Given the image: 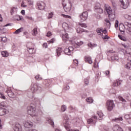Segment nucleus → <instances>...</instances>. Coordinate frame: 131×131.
Instances as JSON below:
<instances>
[{
	"mask_svg": "<svg viewBox=\"0 0 131 131\" xmlns=\"http://www.w3.org/2000/svg\"><path fill=\"white\" fill-rule=\"evenodd\" d=\"M63 118L64 119V121L69 120V118H68V116L66 115H64Z\"/></svg>",
	"mask_w": 131,
	"mask_h": 131,
	"instance_id": "55",
	"label": "nucleus"
},
{
	"mask_svg": "<svg viewBox=\"0 0 131 131\" xmlns=\"http://www.w3.org/2000/svg\"><path fill=\"white\" fill-rule=\"evenodd\" d=\"M32 35L34 36L36 35L37 34V28H34L32 31Z\"/></svg>",
	"mask_w": 131,
	"mask_h": 131,
	"instance_id": "36",
	"label": "nucleus"
},
{
	"mask_svg": "<svg viewBox=\"0 0 131 131\" xmlns=\"http://www.w3.org/2000/svg\"><path fill=\"white\" fill-rule=\"evenodd\" d=\"M124 17L126 20H128V21H131V15L128 14H125L124 15Z\"/></svg>",
	"mask_w": 131,
	"mask_h": 131,
	"instance_id": "28",
	"label": "nucleus"
},
{
	"mask_svg": "<svg viewBox=\"0 0 131 131\" xmlns=\"http://www.w3.org/2000/svg\"><path fill=\"white\" fill-rule=\"evenodd\" d=\"M86 102H88V103H93V102H94V101L93 100V98L92 97H89L87 99H86Z\"/></svg>",
	"mask_w": 131,
	"mask_h": 131,
	"instance_id": "38",
	"label": "nucleus"
},
{
	"mask_svg": "<svg viewBox=\"0 0 131 131\" xmlns=\"http://www.w3.org/2000/svg\"><path fill=\"white\" fill-rule=\"evenodd\" d=\"M69 109H70V111H72V112H74V111H75V109H74V108H73V107H72V106H70V107H69Z\"/></svg>",
	"mask_w": 131,
	"mask_h": 131,
	"instance_id": "60",
	"label": "nucleus"
},
{
	"mask_svg": "<svg viewBox=\"0 0 131 131\" xmlns=\"http://www.w3.org/2000/svg\"><path fill=\"white\" fill-rule=\"evenodd\" d=\"M28 4L30 6H33V2L31 1H28Z\"/></svg>",
	"mask_w": 131,
	"mask_h": 131,
	"instance_id": "62",
	"label": "nucleus"
},
{
	"mask_svg": "<svg viewBox=\"0 0 131 131\" xmlns=\"http://www.w3.org/2000/svg\"><path fill=\"white\" fill-rule=\"evenodd\" d=\"M76 44L77 45V46H78L79 47L82 45H83V42L79 41V42H77Z\"/></svg>",
	"mask_w": 131,
	"mask_h": 131,
	"instance_id": "54",
	"label": "nucleus"
},
{
	"mask_svg": "<svg viewBox=\"0 0 131 131\" xmlns=\"http://www.w3.org/2000/svg\"><path fill=\"white\" fill-rule=\"evenodd\" d=\"M8 113V110L4 108H0V116L6 115Z\"/></svg>",
	"mask_w": 131,
	"mask_h": 131,
	"instance_id": "12",
	"label": "nucleus"
},
{
	"mask_svg": "<svg viewBox=\"0 0 131 131\" xmlns=\"http://www.w3.org/2000/svg\"><path fill=\"white\" fill-rule=\"evenodd\" d=\"M84 60L86 63H89V64L93 63V60H92V57L91 56H85Z\"/></svg>",
	"mask_w": 131,
	"mask_h": 131,
	"instance_id": "14",
	"label": "nucleus"
},
{
	"mask_svg": "<svg viewBox=\"0 0 131 131\" xmlns=\"http://www.w3.org/2000/svg\"><path fill=\"white\" fill-rule=\"evenodd\" d=\"M76 32L78 33H82V32H89L88 30H85L80 27H79L76 29Z\"/></svg>",
	"mask_w": 131,
	"mask_h": 131,
	"instance_id": "16",
	"label": "nucleus"
},
{
	"mask_svg": "<svg viewBox=\"0 0 131 131\" xmlns=\"http://www.w3.org/2000/svg\"><path fill=\"white\" fill-rule=\"evenodd\" d=\"M114 131H123V129L121 127H120L119 125H116L113 128Z\"/></svg>",
	"mask_w": 131,
	"mask_h": 131,
	"instance_id": "15",
	"label": "nucleus"
},
{
	"mask_svg": "<svg viewBox=\"0 0 131 131\" xmlns=\"http://www.w3.org/2000/svg\"><path fill=\"white\" fill-rule=\"evenodd\" d=\"M24 125L27 128H31L33 126V123L31 121H27L24 123Z\"/></svg>",
	"mask_w": 131,
	"mask_h": 131,
	"instance_id": "9",
	"label": "nucleus"
},
{
	"mask_svg": "<svg viewBox=\"0 0 131 131\" xmlns=\"http://www.w3.org/2000/svg\"><path fill=\"white\" fill-rule=\"evenodd\" d=\"M97 114L99 117V120H102L103 119V116H104V114L101 112H97Z\"/></svg>",
	"mask_w": 131,
	"mask_h": 131,
	"instance_id": "27",
	"label": "nucleus"
},
{
	"mask_svg": "<svg viewBox=\"0 0 131 131\" xmlns=\"http://www.w3.org/2000/svg\"><path fill=\"white\" fill-rule=\"evenodd\" d=\"M118 20H116V21H115V27L116 28H117V27H118Z\"/></svg>",
	"mask_w": 131,
	"mask_h": 131,
	"instance_id": "56",
	"label": "nucleus"
},
{
	"mask_svg": "<svg viewBox=\"0 0 131 131\" xmlns=\"http://www.w3.org/2000/svg\"><path fill=\"white\" fill-rule=\"evenodd\" d=\"M112 61H117L118 60V56L116 55H114L113 56L111 57Z\"/></svg>",
	"mask_w": 131,
	"mask_h": 131,
	"instance_id": "35",
	"label": "nucleus"
},
{
	"mask_svg": "<svg viewBox=\"0 0 131 131\" xmlns=\"http://www.w3.org/2000/svg\"><path fill=\"white\" fill-rule=\"evenodd\" d=\"M97 120L98 117L96 116H93L92 118L88 119L87 122L88 124H95Z\"/></svg>",
	"mask_w": 131,
	"mask_h": 131,
	"instance_id": "7",
	"label": "nucleus"
},
{
	"mask_svg": "<svg viewBox=\"0 0 131 131\" xmlns=\"http://www.w3.org/2000/svg\"><path fill=\"white\" fill-rule=\"evenodd\" d=\"M63 8L67 13L70 12L71 10V2L70 0H62Z\"/></svg>",
	"mask_w": 131,
	"mask_h": 131,
	"instance_id": "1",
	"label": "nucleus"
},
{
	"mask_svg": "<svg viewBox=\"0 0 131 131\" xmlns=\"http://www.w3.org/2000/svg\"><path fill=\"white\" fill-rule=\"evenodd\" d=\"M79 25H80L81 27H83L84 28H86V27H88V26H86V24L84 23H79Z\"/></svg>",
	"mask_w": 131,
	"mask_h": 131,
	"instance_id": "44",
	"label": "nucleus"
},
{
	"mask_svg": "<svg viewBox=\"0 0 131 131\" xmlns=\"http://www.w3.org/2000/svg\"><path fill=\"white\" fill-rule=\"evenodd\" d=\"M120 2L121 3V7L123 9H127L128 6H129L128 0H120Z\"/></svg>",
	"mask_w": 131,
	"mask_h": 131,
	"instance_id": "8",
	"label": "nucleus"
},
{
	"mask_svg": "<svg viewBox=\"0 0 131 131\" xmlns=\"http://www.w3.org/2000/svg\"><path fill=\"white\" fill-rule=\"evenodd\" d=\"M13 129L14 131H21L22 130V127L19 123H16L13 127Z\"/></svg>",
	"mask_w": 131,
	"mask_h": 131,
	"instance_id": "10",
	"label": "nucleus"
},
{
	"mask_svg": "<svg viewBox=\"0 0 131 131\" xmlns=\"http://www.w3.org/2000/svg\"><path fill=\"white\" fill-rule=\"evenodd\" d=\"M98 66H99V64L98 63V62L97 61V59H95V62L94 63V67L95 68H97V67H98Z\"/></svg>",
	"mask_w": 131,
	"mask_h": 131,
	"instance_id": "48",
	"label": "nucleus"
},
{
	"mask_svg": "<svg viewBox=\"0 0 131 131\" xmlns=\"http://www.w3.org/2000/svg\"><path fill=\"white\" fill-rule=\"evenodd\" d=\"M47 121L49 122V123H50V124H51V125H52V126H53V127L55 126V123H54V121H53V120H52L51 118L47 119Z\"/></svg>",
	"mask_w": 131,
	"mask_h": 131,
	"instance_id": "23",
	"label": "nucleus"
},
{
	"mask_svg": "<svg viewBox=\"0 0 131 131\" xmlns=\"http://www.w3.org/2000/svg\"><path fill=\"white\" fill-rule=\"evenodd\" d=\"M120 52H122V53H123V54L124 55H126V54H129V55H130V53H128L126 51V50L123 49H121L120 50Z\"/></svg>",
	"mask_w": 131,
	"mask_h": 131,
	"instance_id": "43",
	"label": "nucleus"
},
{
	"mask_svg": "<svg viewBox=\"0 0 131 131\" xmlns=\"http://www.w3.org/2000/svg\"><path fill=\"white\" fill-rule=\"evenodd\" d=\"M31 91L32 92V94L37 92V91H39V92H40V91H41V87L36 83H32L31 85Z\"/></svg>",
	"mask_w": 131,
	"mask_h": 131,
	"instance_id": "4",
	"label": "nucleus"
},
{
	"mask_svg": "<svg viewBox=\"0 0 131 131\" xmlns=\"http://www.w3.org/2000/svg\"><path fill=\"white\" fill-rule=\"evenodd\" d=\"M69 39V37L68 36V34L66 33L64 35H62V40L64 41V42H66Z\"/></svg>",
	"mask_w": 131,
	"mask_h": 131,
	"instance_id": "20",
	"label": "nucleus"
},
{
	"mask_svg": "<svg viewBox=\"0 0 131 131\" xmlns=\"http://www.w3.org/2000/svg\"><path fill=\"white\" fill-rule=\"evenodd\" d=\"M10 13L11 15H13L14 13H17V9L15 7H13Z\"/></svg>",
	"mask_w": 131,
	"mask_h": 131,
	"instance_id": "37",
	"label": "nucleus"
},
{
	"mask_svg": "<svg viewBox=\"0 0 131 131\" xmlns=\"http://www.w3.org/2000/svg\"><path fill=\"white\" fill-rule=\"evenodd\" d=\"M96 8H97V9H100L101 8V5L99 3H97L96 4V5L95 7V10L96 11Z\"/></svg>",
	"mask_w": 131,
	"mask_h": 131,
	"instance_id": "51",
	"label": "nucleus"
},
{
	"mask_svg": "<svg viewBox=\"0 0 131 131\" xmlns=\"http://www.w3.org/2000/svg\"><path fill=\"white\" fill-rule=\"evenodd\" d=\"M26 19H28V20H33V18H32V17H30V16H26Z\"/></svg>",
	"mask_w": 131,
	"mask_h": 131,
	"instance_id": "59",
	"label": "nucleus"
},
{
	"mask_svg": "<svg viewBox=\"0 0 131 131\" xmlns=\"http://www.w3.org/2000/svg\"><path fill=\"white\" fill-rule=\"evenodd\" d=\"M34 117H35V121H36L37 123H40V121H41L40 117H38L37 115H34Z\"/></svg>",
	"mask_w": 131,
	"mask_h": 131,
	"instance_id": "24",
	"label": "nucleus"
},
{
	"mask_svg": "<svg viewBox=\"0 0 131 131\" xmlns=\"http://www.w3.org/2000/svg\"><path fill=\"white\" fill-rule=\"evenodd\" d=\"M122 120H123V118H122V117H119V118H116L112 119V121L118 123H119V122L120 121H122Z\"/></svg>",
	"mask_w": 131,
	"mask_h": 131,
	"instance_id": "18",
	"label": "nucleus"
},
{
	"mask_svg": "<svg viewBox=\"0 0 131 131\" xmlns=\"http://www.w3.org/2000/svg\"><path fill=\"white\" fill-rule=\"evenodd\" d=\"M21 7H23L24 8H26V7H27V6L24 5V2L23 1L21 4Z\"/></svg>",
	"mask_w": 131,
	"mask_h": 131,
	"instance_id": "63",
	"label": "nucleus"
},
{
	"mask_svg": "<svg viewBox=\"0 0 131 131\" xmlns=\"http://www.w3.org/2000/svg\"><path fill=\"white\" fill-rule=\"evenodd\" d=\"M36 105L34 103H31L29 107H28L27 113L29 115H31V116H34V113H35V110L36 109Z\"/></svg>",
	"mask_w": 131,
	"mask_h": 131,
	"instance_id": "3",
	"label": "nucleus"
},
{
	"mask_svg": "<svg viewBox=\"0 0 131 131\" xmlns=\"http://www.w3.org/2000/svg\"><path fill=\"white\" fill-rule=\"evenodd\" d=\"M105 21L106 23H108V26H111V23H110V20L109 19H106Z\"/></svg>",
	"mask_w": 131,
	"mask_h": 131,
	"instance_id": "57",
	"label": "nucleus"
},
{
	"mask_svg": "<svg viewBox=\"0 0 131 131\" xmlns=\"http://www.w3.org/2000/svg\"><path fill=\"white\" fill-rule=\"evenodd\" d=\"M64 53L66 54V55H68V56H70V55H71L69 48H66L64 50Z\"/></svg>",
	"mask_w": 131,
	"mask_h": 131,
	"instance_id": "30",
	"label": "nucleus"
},
{
	"mask_svg": "<svg viewBox=\"0 0 131 131\" xmlns=\"http://www.w3.org/2000/svg\"><path fill=\"white\" fill-rule=\"evenodd\" d=\"M66 109H67V107L66 105H62L61 106V111L62 112H65V111H66Z\"/></svg>",
	"mask_w": 131,
	"mask_h": 131,
	"instance_id": "46",
	"label": "nucleus"
},
{
	"mask_svg": "<svg viewBox=\"0 0 131 131\" xmlns=\"http://www.w3.org/2000/svg\"><path fill=\"white\" fill-rule=\"evenodd\" d=\"M96 32H97L98 35H103V28H98L96 30Z\"/></svg>",
	"mask_w": 131,
	"mask_h": 131,
	"instance_id": "21",
	"label": "nucleus"
},
{
	"mask_svg": "<svg viewBox=\"0 0 131 131\" xmlns=\"http://www.w3.org/2000/svg\"><path fill=\"white\" fill-rule=\"evenodd\" d=\"M125 119H131V113L130 114H126L124 116Z\"/></svg>",
	"mask_w": 131,
	"mask_h": 131,
	"instance_id": "41",
	"label": "nucleus"
},
{
	"mask_svg": "<svg viewBox=\"0 0 131 131\" xmlns=\"http://www.w3.org/2000/svg\"><path fill=\"white\" fill-rule=\"evenodd\" d=\"M2 41L3 42H7V38L6 37H2Z\"/></svg>",
	"mask_w": 131,
	"mask_h": 131,
	"instance_id": "61",
	"label": "nucleus"
},
{
	"mask_svg": "<svg viewBox=\"0 0 131 131\" xmlns=\"http://www.w3.org/2000/svg\"><path fill=\"white\" fill-rule=\"evenodd\" d=\"M104 10L106 12L107 14L108 15L110 20L111 21H114V19L115 18V14L113 13L111 7H106V6H105Z\"/></svg>",
	"mask_w": 131,
	"mask_h": 131,
	"instance_id": "2",
	"label": "nucleus"
},
{
	"mask_svg": "<svg viewBox=\"0 0 131 131\" xmlns=\"http://www.w3.org/2000/svg\"><path fill=\"white\" fill-rule=\"evenodd\" d=\"M35 78L36 79H37V80H41V79H42V78H41V77H40V75H39L36 76L35 77Z\"/></svg>",
	"mask_w": 131,
	"mask_h": 131,
	"instance_id": "49",
	"label": "nucleus"
},
{
	"mask_svg": "<svg viewBox=\"0 0 131 131\" xmlns=\"http://www.w3.org/2000/svg\"><path fill=\"white\" fill-rule=\"evenodd\" d=\"M6 93L9 98H14V97H15V96L14 95V93L12 92V90H11V89L7 90Z\"/></svg>",
	"mask_w": 131,
	"mask_h": 131,
	"instance_id": "13",
	"label": "nucleus"
},
{
	"mask_svg": "<svg viewBox=\"0 0 131 131\" xmlns=\"http://www.w3.org/2000/svg\"><path fill=\"white\" fill-rule=\"evenodd\" d=\"M54 16V12H51L50 13H49V15H48V19H51L52 18H53V16Z\"/></svg>",
	"mask_w": 131,
	"mask_h": 131,
	"instance_id": "47",
	"label": "nucleus"
},
{
	"mask_svg": "<svg viewBox=\"0 0 131 131\" xmlns=\"http://www.w3.org/2000/svg\"><path fill=\"white\" fill-rule=\"evenodd\" d=\"M38 8L39 10H45V3L43 2H38L37 3Z\"/></svg>",
	"mask_w": 131,
	"mask_h": 131,
	"instance_id": "11",
	"label": "nucleus"
},
{
	"mask_svg": "<svg viewBox=\"0 0 131 131\" xmlns=\"http://www.w3.org/2000/svg\"><path fill=\"white\" fill-rule=\"evenodd\" d=\"M122 81L121 80H117L116 82L113 83V86H118V85H120L121 84Z\"/></svg>",
	"mask_w": 131,
	"mask_h": 131,
	"instance_id": "22",
	"label": "nucleus"
},
{
	"mask_svg": "<svg viewBox=\"0 0 131 131\" xmlns=\"http://www.w3.org/2000/svg\"><path fill=\"white\" fill-rule=\"evenodd\" d=\"M73 63L74 65L77 66V65H78V60L77 59H74L73 60Z\"/></svg>",
	"mask_w": 131,
	"mask_h": 131,
	"instance_id": "53",
	"label": "nucleus"
},
{
	"mask_svg": "<svg viewBox=\"0 0 131 131\" xmlns=\"http://www.w3.org/2000/svg\"><path fill=\"white\" fill-rule=\"evenodd\" d=\"M15 20H17V21H20V20H22V16H20V15H15Z\"/></svg>",
	"mask_w": 131,
	"mask_h": 131,
	"instance_id": "40",
	"label": "nucleus"
},
{
	"mask_svg": "<svg viewBox=\"0 0 131 131\" xmlns=\"http://www.w3.org/2000/svg\"><path fill=\"white\" fill-rule=\"evenodd\" d=\"M63 126H64L66 129H67V130H69V121H64Z\"/></svg>",
	"mask_w": 131,
	"mask_h": 131,
	"instance_id": "17",
	"label": "nucleus"
},
{
	"mask_svg": "<svg viewBox=\"0 0 131 131\" xmlns=\"http://www.w3.org/2000/svg\"><path fill=\"white\" fill-rule=\"evenodd\" d=\"M34 103L35 104H39V100H38V99H37V98H34Z\"/></svg>",
	"mask_w": 131,
	"mask_h": 131,
	"instance_id": "52",
	"label": "nucleus"
},
{
	"mask_svg": "<svg viewBox=\"0 0 131 131\" xmlns=\"http://www.w3.org/2000/svg\"><path fill=\"white\" fill-rule=\"evenodd\" d=\"M61 53H62V48H58V49L56 50L57 56L59 57L60 55H61Z\"/></svg>",
	"mask_w": 131,
	"mask_h": 131,
	"instance_id": "25",
	"label": "nucleus"
},
{
	"mask_svg": "<svg viewBox=\"0 0 131 131\" xmlns=\"http://www.w3.org/2000/svg\"><path fill=\"white\" fill-rule=\"evenodd\" d=\"M125 68H126V69H129V70H131V63L129 62L127 63V64L125 66Z\"/></svg>",
	"mask_w": 131,
	"mask_h": 131,
	"instance_id": "39",
	"label": "nucleus"
},
{
	"mask_svg": "<svg viewBox=\"0 0 131 131\" xmlns=\"http://www.w3.org/2000/svg\"><path fill=\"white\" fill-rule=\"evenodd\" d=\"M7 26H11V24H7L5 26H0V31H3L5 29L4 27H7Z\"/></svg>",
	"mask_w": 131,
	"mask_h": 131,
	"instance_id": "31",
	"label": "nucleus"
},
{
	"mask_svg": "<svg viewBox=\"0 0 131 131\" xmlns=\"http://www.w3.org/2000/svg\"><path fill=\"white\" fill-rule=\"evenodd\" d=\"M89 14L88 13V11H85L83 12L82 14L79 15L80 21L81 22H83V21H85L86 19H88V17Z\"/></svg>",
	"mask_w": 131,
	"mask_h": 131,
	"instance_id": "6",
	"label": "nucleus"
},
{
	"mask_svg": "<svg viewBox=\"0 0 131 131\" xmlns=\"http://www.w3.org/2000/svg\"><path fill=\"white\" fill-rule=\"evenodd\" d=\"M85 85H88L90 83V79L88 78H85L84 80Z\"/></svg>",
	"mask_w": 131,
	"mask_h": 131,
	"instance_id": "42",
	"label": "nucleus"
},
{
	"mask_svg": "<svg viewBox=\"0 0 131 131\" xmlns=\"http://www.w3.org/2000/svg\"><path fill=\"white\" fill-rule=\"evenodd\" d=\"M118 99L120 101H121V102H123V103H125V102H126V101L125 100V99H124L121 96H119L118 97Z\"/></svg>",
	"mask_w": 131,
	"mask_h": 131,
	"instance_id": "45",
	"label": "nucleus"
},
{
	"mask_svg": "<svg viewBox=\"0 0 131 131\" xmlns=\"http://www.w3.org/2000/svg\"><path fill=\"white\" fill-rule=\"evenodd\" d=\"M102 35V38L103 39H108L110 38V37L108 36V35Z\"/></svg>",
	"mask_w": 131,
	"mask_h": 131,
	"instance_id": "50",
	"label": "nucleus"
},
{
	"mask_svg": "<svg viewBox=\"0 0 131 131\" xmlns=\"http://www.w3.org/2000/svg\"><path fill=\"white\" fill-rule=\"evenodd\" d=\"M27 51L30 54V55H32V54L35 53V50L34 48H27Z\"/></svg>",
	"mask_w": 131,
	"mask_h": 131,
	"instance_id": "19",
	"label": "nucleus"
},
{
	"mask_svg": "<svg viewBox=\"0 0 131 131\" xmlns=\"http://www.w3.org/2000/svg\"><path fill=\"white\" fill-rule=\"evenodd\" d=\"M21 30H23V28H20L19 29L16 30L13 33L15 34H19L20 32H21Z\"/></svg>",
	"mask_w": 131,
	"mask_h": 131,
	"instance_id": "34",
	"label": "nucleus"
},
{
	"mask_svg": "<svg viewBox=\"0 0 131 131\" xmlns=\"http://www.w3.org/2000/svg\"><path fill=\"white\" fill-rule=\"evenodd\" d=\"M1 55L3 56V57H8L9 56V54L8 53V52L6 51H2L1 52Z\"/></svg>",
	"mask_w": 131,
	"mask_h": 131,
	"instance_id": "32",
	"label": "nucleus"
},
{
	"mask_svg": "<svg viewBox=\"0 0 131 131\" xmlns=\"http://www.w3.org/2000/svg\"><path fill=\"white\" fill-rule=\"evenodd\" d=\"M88 46V47H90V48H91V49H94V48H96V47H97V44L89 43Z\"/></svg>",
	"mask_w": 131,
	"mask_h": 131,
	"instance_id": "29",
	"label": "nucleus"
},
{
	"mask_svg": "<svg viewBox=\"0 0 131 131\" xmlns=\"http://www.w3.org/2000/svg\"><path fill=\"white\" fill-rule=\"evenodd\" d=\"M69 50L70 51V52L71 53V54L72 53V51H73V47H70L68 48Z\"/></svg>",
	"mask_w": 131,
	"mask_h": 131,
	"instance_id": "58",
	"label": "nucleus"
},
{
	"mask_svg": "<svg viewBox=\"0 0 131 131\" xmlns=\"http://www.w3.org/2000/svg\"><path fill=\"white\" fill-rule=\"evenodd\" d=\"M106 106L108 111H112V110H113V108L115 107L114 101H113L112 100H107L106 102Z\"/></svg>",
	"mask_w": 131,
	"mask_h": 131,
	"instance_id": "5",
	"label": "nucleus"
},
{
	"mask_svg": "<svg viewBox=\"0 0 131 131\" xmlns=\"http://www.w3.org/2000/svg\"><path fill=\"white\" fill-rule=\"evenodd\" d=\"M118 37H119V38H120V39H121V40H123V41H127V39L125 37H124L122 35H118Z\"/></svg>",
	"mask_w": 131,
	"mask_h": 131,
	"instance_id": "26",
	"label": "nucleus"
},
{
	"mask_svg": "<svg viewBox=\"0 0 131 131\" xmlns=\"http://www.w3.org/2000/svg\"><path fill=\"white\" fill-rule=\"evenodd\" d=\"M95 12H97V13H99V14H102V13H103V9H102L101 8L98 9V8H97V7H96Z\"/></svg>",
	"mask_w": 131,
	"mask_h": 131,
	"instance_id": "33",
	"label": "nucleus"
},
{
	"mask_svg": "<svg viewBox=\"0 0 131 131\" xmlns=\"http://www.w3.org/2000/svg\"><path fill=\"white\" fill-rule=\"evenodd\" d=\"M26 131H37V130L35 129L30 128V129H28Z\"/></svg>",
	"mask_w": 131,
	"mask_h": 131,
	"instance_id": "64",
	"label": "nucleus"
}]
</instances>
